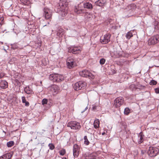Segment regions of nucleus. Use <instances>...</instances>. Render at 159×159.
Here are the masks:
<instances>
[{
    "label": "nucleus",
    "mask_w": 159,
    "mask_h": 159,
    "mask_svg": "<svg viewBox=\"0 0 159 159\" xmlns=\"http://www.w3.org/2000/svg\"><path fill=\"white\" fill-rule=\"evenodd\" d=\"M58 11L60 12V14L62 16H65L68 13V8L66 4H64L63 2H59L58 6Z\"/></svg>",
    "instance_id": "1"
},
{
    "label": "nucleus",
    "mask_w": 159,
    "mask_h": 159,
    "mask_svg": "<svg viewBox=\"0 0 159 159\" xmlns=\"http://www.w3.org/2000/svg\"><path fill=\"white\" fill-rule=\"evenodd\" d=\"M76 59L73 57H68L66 60V65L68 68L71 69L76 65Z\"/></svg>",
    "instance_id": "2"
},
{
    "label": "nucleus",
    "mask_w": 159,
    "mask_h": 159,
    "mask_svg": "<svg viewBox=\"0 0 159 159\" xmlns=\"http://www.w3.org/2000/svg\"><path fill=\"white\" fill-rule=\"evenodd\" d=\"M80 76L84 77H88L89 79H93L94 78V76L88 70H84L79 72Z\"/></svg>",
    "instance_id": "3"
},
{
    "label": "nucleus",
    "mask_w": 159,
    "mask_h": 159,
    "mask_svg": "<svg viewBox=\"0 0 159 159\" xmlns=\"http://www.w3.org/2000/svg\"><path fill=\"white\" fill-rule=\"evenodd\" d=\"M86 84L85 82L83 81H79L75 84L74 88L75 90H79L84 89Z\"/></svg>",
    "instance_id": "4"
},
{
    "label": "nucleus",
    "mask_w": 159,
    "mask_h": 159,
    "mask_svg": "<svg viewBox=\"0 0 159 159\" xmlns=\"http://www.w3.org/2000/svg\"><path fill=\"white\" fill-rule=\"evenodd\" d=\"M67 126L70 127L71 129H79L81 127L80 123L75 121L69 122L67 124Z\"/></svg>",
    "instance_id": "5"
},
{
    "label": "nucleus",
    "mask_w": 159,
    "mask_h": 159,
    "mask_svg": "<svg viewBox=\"0 0 159 159\" xmlns=\"http://www.w3.org/2000/svg\"><path fill=\"white\" fill-rule=\"evenodd\" d=\"M159 152V150L157 148L150 147L149 148L148 153L151 157L155 156Z\"/></svg>",
    "instance_id": "6"
},
{
    "label": "nucleus",
    "mask_w": 159,
    "mask_h": 159,
    "mask_svg": "<svg viewBox=\"0 0 159 159\" xmlns=\"http://www.w3.org/2000/svg\"><path fill=\"white\" fill-rule=\"evenodd\" d=\"M124 103V99L122 97H119L115 99L114 106L116 108L119 107L123 105Z\"/></svg>",
    "instance_id": "7"
},
{
    "label": "nucleus",
    "mask_w": 159,
    "mask_h": 159,
    "mask_svg": "<svg viewBox=\"0 0 159 159\" xmlns=\"http://www.w3.org/2000/svg\"><path fill=\"white\" fill-rule=\"evenodd\" d=\"M159 42V35H156L152 37L148 41L149 45H154Z\"/></svg>",
    "instance_id": "8"
},
{
    "label": "nucleus",
    "mask_w": 159,
    "mask_h": 159,
    "mask_svg": "<svg viewBox=\"0 0 159 159\" xmlns=\"http://www.w3.org/2000/svg\"><path fill=\"white\" fill-rule=\"evenodd\" d=\"M51 93L53 95H55L58 93L60 91L59 87L56 85H51L49 87Z\"/></svg>",
    "instance_id": "9"
},
{
    "label": "nucleus",
    "mask_w": 159,
    "mask_h": 159,
    "mask_svg": "<svg viewBox=\"0 0 159 159\" xmlns=\"http://www.w3.org/2000/svg\"><path fill=\"white\" fill-rule=\"evenodd\" d=\"M81 52V49L77 47H71L68 48V52L74 54H80Z\"/></svg>",
    "instance_id": "10"
},
{
    "label": "nucleus",
    "mask_w": 159,
    "mask_h": 159,
    "mask_svg": "<svg viewBox=\"0 0 159 159\" xmlns=\"http://www.w3.org/2000/svg\"><path fill=\"white\" fill-rule=\"evenodd\" d=\"M84 8L83 3H81L75 7L74 11L77 14H80L84 12Z\"/></svg>",
    "instance_id": "11"
},
{
    "label": "nucleus",
    "mask_w": 159,
    "mask_h": 159,
    "mask_svg": "<svg viewBox=\"0 0 159 159\" xmlns=\"http://www.w3.org/2000/svg\"><path fill=\"white\" fill-rule=\"evenodd\" d=\"M52 11L48 8H45L43 9V16L46 19H50L52 17Z\"/></svg>",
    "instance_id": "12"
},
{
    "label": "nucleus",
    "mask_w": 159,
    "mask_h": 159,
    "mask_svg": "<svg viewBox=\"0 0 159 159\" xmlns=\"http://www.w3.org/2000/svg\"><path fill=\"white\" fill-rule=\"evenodd\" d=\"M111 35L109 34H107L101 37L100 39V42L102 44H106L110 41Z\"/></svg>",
    "instance_id": "13"
},
{
    "label": "nucleus",
    "mask_w": 159,
    "mask_h": 159,
    "mask_svg": "<svg viewBox=\"0 0 159 159\" xmlns=\"http://www.w3.org/2000/svg\"><path fill=\"white\" fill-rule=\"evenodd\" d=\"M80 151V147L76 144H75L73 147V155L74 157H77L79 154Z\"/></svg>",
    "instance_id": "14"
},
{
    "label": "nucleus",
    "mask_w": 159,
    "mask_h": 159,
    "mask_svg": "<svg viewBox=\"0 0 159 159\" xmlns=\"http://www.w3.org/2000/svg\"><path fill=\"white\" fill-rule=\"evenodd\" d=\"M106 3V0H98L95 2V4L99 7H103Z\"/></svg>",
    "instance_id": "15"
},
{
    "label": "nucleus",
    "mask_w": 159,
    "mask_h": 159,
    "mask_svg": "<svg viewBox=\"0 0 159 159\" xmlns=\"http://www.w3.org/2000/svg\"><path fill=\"white\" fill-rule=\"evenodd\" d=\"M8 83L5 80H1L0 82V87L2 89H5L8 87Z\"/></svg>",
    "instance_id": "16"
},
{
    "label": "nucleus",
    "mask_w": 159,
    "mask_h": 159,
    "mask_svg": "<svg viewBox=\"0 0 159 159\" xmlns=\"http://www.w3.org/2000/svg\"><path fill=\"white\" fill-rule=\"evenodd\" d=\"M12 156V154L8 153L3 155L0 157V159H10Z\"/></svg>",
    "instance_id": "17"
},
{
    "label": "nucleus",
    "mask_w": 159,
    "mask_h": 159,
    "mask_svg": "<svg viewBox=\"0 0 159 159\" xmlns=\"http://www.w3.org/2000/svg\"><path fill=\"white\" fill-rule=\"evenodd\" d=\"M95 16L92 13L87 12L85 15V17L88 20H91L93 18H95Z\"/></svg>",
    "instance_id": "18"
},
{
    "label": "nucleus",
    "mask_w": 159,
    "mask_h": 159,
    "mask_svg": "<svg viewBox=\"0 0 159 159\" xmlns=\"http://www.w3.org/2000/svg\"><path fill=\"white\" fill-rule=\"evenodd\" d=\"M25 92L27 94H32L33 93V92L32 89L29 86L26 87L24 89Z\"/></svg>",
    "instance_id": "19"
},
{
    "label": "nucleus",
    "mask_w": 159,
    "mask_h": 159,
    "mask_svg": "<svg viewBox=\"0 0 159 159\" xmlns=\"http://www.w3.org/2000/svg\"><path fill=\"white\" fill-rule=\"evenodd\" d=\"M64 79V77L62 75L57 74V76L56 77L55 82H60Z\"/></svg>",
    "instance_id": "20"
},
{
    "label": "nucleus",
    "mask_w": 159,
    "mask_h": 159,
    "mask_svg": "<svg viewBox=\"0 0 159 159\" xmlns=\"http://www.w3.org/2000/svg\"><path fill=\"white\" fill-rule=\"evenodd\" d=\"M84 8L87 9H92L93 8V6L92 4L89 2H86L83 3Z\"/></svg>",
    "instance_id": "21"
},
{
    "label": "nucleus",
    "mask_w": 159,
    "mask_h": 159,
    "mask_svg": "<svg viewBox=\"0 0 159 159\" xmlns=\"http://www.w3.org/2000/svg\"><path fill=\"white\" fill-rule=\"evenodd\" d=\"M99 123L100 122L99 120L98 119H96L94 120L93 123L94 127L95 129L98 128L99 127Z\"/></svg>",
    "instance_id": "22"
},
{
    "label": "nucleus",
    "mask_w": 159,
    "mask_h": 159,
    "mask_svg": "<svg viewBox=\"0 0 159 159\" xmlns=\"http://www.w3.org/2000/svg\"><path fill=\"white\" fill-rule=\"evenodd\" d=\"M56 76H57L56 74H51L50 75L49 78L50 80L54 82H55Z\"/></svg>",
    "instance_id": "23"
},
{
    "label": "nucleus",
    "mask_w": 159,
    "mask_h": 159,
    "mask_svg": "<svg viewBox=\"0 0 159 159\" xmlns=\"http://www.w3.org/2000/svg\"><path fill=\"white\" fill-rule=\"evenodd\" d=\"M125 36L127 39H130V38L133 36V34L131 31H130L128 32L126 34Z\"/></svg>",
    "instance_id": "24"
},
{
    "label": "nucleus",
    "mask_w": 159,
    "mask_h": 159,
    "mask_svg": "<svg viewBox=\"0 0 159 159\" xmlns=\"http://www.w3.org/2000/svg\"><path fill=\"white\" fill-rule=\"evenodd\" d=\"M21 2L23 5H26L30 3V0H20Z\"/></svg>",
    "instance_id": "25"
},
{
    "label": "nucleus",
    "mask_w": 159,
    "mask_h": 159,
    "mask_svg": "<svg viewBox=\"0 0 159 159\" xmlns=\"http://www.w3.org/2000/svg\"><path fill=\"white\" fill-rule=\"evenodd\" d=\"M130 112V110L128 107H126L125 108L124 113L125 114L128 115Z\"/></svg>",
    "instance_id": "26"
},
{
    "label": "nucleus",
    "mask_w": 159,
    "mask_h": 159,
    "mask_svg": "<svg viewBox=\"0 0 159 159\" xmlns=\"http://www.w3.org/2000/svg\"><path fill=\"white\" fill-rule=\"evenodd\" d=\"M14 144L13 141H10L7 143V145L8 147H11Z\"/></svg>",
    "instance_id": "27"
},
{
    "label": "nucleus",
    "mask_w": 159,
    "mask_h": 159,
    "mask_svg": "<svg viewBox=\"0 0 159 159\" xmlns=\"http://www.w3.org/2000/svg\"><path fill=\"white\" fill-rule=\"evenodd\" d=\"M138 137L139 139L138 140V142L139 143H141L143 141V137H142V135L140 134L138 136Z\"/></svg>",
    "instance_id": "28"
},
{
    "label": "nucleus",
    "mask_w": 159,
    "mask_h": 159,
    "mask_svg": "<svg viewBox=\"0 0 159 159\" xmlns=\"http://www.w3.org/2000/svg\"><path fill=\"white\" fill-rule=\"evenodd\" d=\"M84 143L86 145H89V142L87 139V136H85L84 137Z\"/></svg>",
    "instance_id": "29"
},
{
    "label": "nucleus",
    "mask_w": 159,
    "mask_h": 159,
    "mask_svg": "<svg viewBox=\"0 0 159 159\" xmlns=\"http://www.w3.org/2000/svg\"><path fill=\"white\" fill-rule=\"evenodd\" d=\"M63 30L61 28H60L57 31V35L58 36L61 35V34L63 32Z\"/></svg>",
    "instance_id": "30"
},
{
    "label": "nucleus",
    "mask_w": 159,
    "mask_h": 159,
    "mask_svg": "<svg viewBox=\"0 0 159 159\" xmlns=\"http://www.w3.org/2000/svg\"><path fill=\"white\" fill-rule=\"evenodd\" d=\"M154 25L155 29L159 32V23L158 22H156V23H155V24Z\"/></svg>",
    "instance_id": "31"
},
{
    "label": "nucleus",
    "mask_w": 159,
    "mask_h": 159,
    "mask_svg": "<svg viewBox=\"0 0 159 159\" xmlns=\"http://www.w3.org/2000/svg\"><path fill=\"white\" fill-rule=\"evenodd\" d=\"M60 154L61 156L64 155L66 153V151L64 149H62L60 151Z\"/></svg>",
    "instance_id": "32"
},
{
    "label": "nucleus",
    "mask_w": 159,
    "mask_h": 159,
    "mask_svg": "<svg viewBox=\"0 0 159 159\" xmlns=\"http://www.w3.org/2000/svg\"><path fill=\"white\" fill-rule=\"evenodd\" d=\"M105 59L104 58H102L100 60V63L101 65H103L105 62Z\"/></svg>",
    "instance_id": "33"
},
{
    "label": "nucleus",
    "mask_w": 159,
    "mask_h": 159,
    "mask_svg": "<svg viewBox=\"0 0 159 159\" xmlns=\"http://www.w3.org/2000/svg\"><path fill=\"white\" fill-rule=\"evenodd\" d=\"M48 146L49 147V148L51 150H53L54 148L55 147L53 144L52 143H49L48 145Z\"/></svg>",
    "instance_id": "34"
},
{
    "label": "nucleus",
    "mask_w": 159,
    "mask_h": 159,
    "mask_svg": "<svg viewBox=\"0 0 159 159\" xmlns=\"http://www.w3.org/2000/svg\"><path fill=\"white\" fill-rule=\"evenodd\" d=\"M48 100L46 99H43L42 102V105L46 104L47 103Z\"/></svg>",
    "instance_id": "35"
},
{
    "label": "nucleus",
    "mask_w": 159,
    "mask_h": 159,
    "mask_svg": "<svg viewBox=\"0 0 159 159\" xmlns=\"http://www.w3.org/2000/svg\"><path fill=\"white\" fill-rule=\"evenodd\" d=\"M157 82L154 80H152L150 82V84L151 85H155L157 84Z\"/></svg>",
    "instance_id": "36"
},
{
    "label": "nucleus",
    "mask_w": 159,
    "mask_h": 159,
    "mask_svg": "<svg viewBox=\"0 0 159 159\" xmlns=\"http://www.w3.org/2000/svg\"><path fill=\"white\" fill-rule=\"evenodd\" d=\"M22 100L23 103H24L26 101L25 98V97L23 96L22 97Z\"/></svg>",
    "instance_id": "37"
},
{
    "label": "nucleus",
    "mask_w": 159,
    "mask_h": 159,
    "mask_svg": "<svg viewBox=\"0 0 159 159\" xmlns=\"http://www.w3.org/2000/svg\"><path fill=\"white\" fill-rule=\"evenodd\" d=\"M155 93H159V88H157L155 89Z\"/></svg>",
    "instance_id": "38"
},
{
    "label": "nucleus",
    "mask_w": 159,
    "mask_h": 159,
    "mask_svg": "<svg viewBox=\"0 0 159 159\" xmlns=\"http://www.w3.org/2000/svg\"><path fill=\"white\" fill-rule=\"evenodd\" d=\"M4 20L3 17H1L0 18V24H1L3 20Z\"/></svg>",
    "instance_id": "39"
},
{
    "label": "nucleus",
    "mask_w": 159,
    "mask_h": 159,
    "mask_svg": "<svg viewBox=\"0 0 159 159\" xmlns=\"http://www.w3.org/2000/svg\"><path fill=\"white\" fill-rule=\"evenodd\" d=\"M4 75L3 73H0V79L2 78L4 76Z\"/></svg>",
    "instance_id": "40"
},
{
    "label": "nucleus",
    "mask_w": 159,
    "mask_h": 159,
    "mask_svg": "<svg viewBox=\"0 0 159 159\" xmlns=\"http://www.w3.org/2000/svg\"><path fill=\"white\" fill-rule=\"evenodd\" d=\"M24 103H25V105L26 106H28L29 105V103L28 102L26 101Z\"/></svg>",
    "instance_id": "41"
},
{
    "label": "nucleus",
    "mask_w": 159,
    "mask_h": 159,
    "mask_svg": "<svg viewBox=\"0 0 159 159\" xmlns=\"http://www.w3.org/2000/svg\"><path fill=\"white\" fill-rule=\"evenodd\" d=\"M96 106H93V110H95L96 109Z\"/></svg>",
    "instance_id": "42"
},
{
    "label": "nucleus",
    "mask_w": 159,
    "mask_h": 159,
    "mask_svg": "<svg viewBox=\"0 0 159 159\" xmlns=\"http://www.w3.org/2000/svg\"><path fill=\"white\" fill-rule=\"evenodd\" d=\"M141 153H142V154H143L144 153L145 151L143 150H141Z\"/></svg>",
    "instance_id": "43"
},
{
    "label": "nucleus",
    "mask_w": 159,
    "mask_h": 159,
    "mask_svg": "<svg viewBox=\"0 0 159 159\" xmlns=\"http://www.w3.org/2000/svg\"><path fill=\"white\" fill-rule=\"evenodd\" d=\"M88 108L87 107H86L85 108V109L84 110V111H81V112H84V111H85Z\"/></svg>",
    "instance_id": "44"
},
{
    "label": "nucleus",
    "mask_w": 159,
    "mask_h": 159,
    "mask_svg": "<svg viewBox=\"0 0 159 159\" xmlns=\"http://www.w3.org/2000/svg\"><path fill=\"white\" fill-rule=\"evenodd\" d=\"M105 134V132H104L103 133H102V135H103Z\"/></svg>",
    "instance_id": "45"
},
{
    "label": "nucleus",
    "mask_w": 159,
    "mask_h": 159,
    "mask_svg": "<svg viewBox=\"0 0 159 159\" xmlns=\"http://www.w3.org/2000/svg\"><path fill=\"white\" fill-rule=\"evenodd\" d=\"M62 159H67L66 157H63Z\"/></svg>",
    "instance_id": "46"
}]
</instances>
